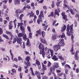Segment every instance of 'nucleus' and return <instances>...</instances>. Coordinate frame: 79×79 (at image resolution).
Returning a JSON list of instances; mask_svg holds the SVG:
<instances>
[{"label": "nucleus", "mask_w": 79, "mask_h": 79, "mask_svg": "<svg viewBox=\"0 0 79 79\" xmlns=\"http://www.w3.org/2000/svg\"><path fill=\"white\" fill-rule=\"evenodd\" d=\"M66 34L67 35L70 37L72 35L71 39V40H73V39H74V35H72V34L74 33V31L73 30V24H72L70 26L69 24H68L66 26Z\"/></svg>", "instance_id": "nucleus-1"}, {"label": "nucleus", "mask_w": 79, "mask_h": 79, "mask_svg": "<svg viewBox=\"0 0 79 79\" xmlns=\"http://www.w3.org/2000/svg\"><path fill=\"white\" fill-rule=\"evenodd\" d=\"M39 49L40 50H40V55L42 54V56L43 58L45 57V48H44V45L42 44L41 43H40L39 45Z\"/></svg>", "instance_id": "nucleus-2"}, {"label": "nucleus", "mask_w": 79, "mask_h": 79, "mask_svg": "<svg viewBox=\"0 0 79 79\" xmlns=\"http://www.w3.org/2000/svg\"><path fill=\"white\" fill-rule=\"evenodd\" d=\"M61 47V43L59 42L58 44H56L53 46V50L55 52H57L59 50H60Z\"/></svg>", "instance_id": "nucleus-3"}, {"label": "nucleus", "mask_w": 79, "mask_h": 79, "mask_svg": "<svg viewBox=\"0 0 79 79\" xmlns=\"http://www.w3.org/2000/svg\"><path fill=\"white\" fill-rule=\"evenodd\" d=\"M44 12L42 11H40V15H39L38 19L37 20V23L38 24H40V22H42V18L44 17Z\"/></svg>", "instance_id": "nucleus-4"}, {"label": "nucleus", "mask_w": 79, "mask_h": 79, "mask_svg": "<svg viewBox=\"0 0 79 79\" xmlns=\"http://www.w3.org/2000/svg\"><path fill=\"white\" fill-rule=\"evenodd\" d=\"M16 38H14V40L13 42V43H15L16 42V40L17 41V42L18 43V44H20V46L21 47H23L22 45H21V43H22V38H19L18 37V36H16Z\"/></svg>", "instance_id": "nucleus-5"}, {"label": "nucleus", "mask_w": 79, "mask_h": 79, "mask_svg": "<svg viewBox=\"0 0 79 79\" xmlns=\"http://www.w3.org/2000/svg\"><path fill=\"white\" fill-rule=\"evenodd\" d=\"M24 10H23V8L22 10L20 9H17L15 10V16H16L17 18H18V17H19V15H20V14H21V13H23L24 12Z\"/></svg>", "instance_id": "nucleus-6"}, {"label": "nucleus", "mask_w": 79, "mask_h": 79, "mask_svg": "<svg viewBox=\"0 0 79 79\" xmlns=\"http://www.w3.org/2000/svg\"><path fill=\"white\" fill-rule=\"evenodd\" d=\"M25 60L26 61H25L24 62V64H27L28 65H29V64H31V63H30V61L29 60H31V58L29 57V56H27L26 58L25 59Z\"/></svg>", "instance_id": "nucleus-7"}, {"label": "nucleus", "mask_w": 79, "mask_h": 79, "mask_svg": "<svg viewBox=\"0 0 79 79\" xmlns=\"http://www.w3.org/2000/svg\"><path fill=\"white\" fill-rule=\"evenodd\" d=\"M35 75L36 76L37 78L38 79H41V77H40V72L37 71V70H36L35 72Z\"/></svg>", "instance_id": "nucleus-8"}, {"label": "nucleus", "mask_w": 79, "mask_h": 79, "mask_svg": "<svg viewBox=\"0 0 79 79\" xmlns=\"http://www.w3.org/2000/svg\"><path fill=\"white\" fill-rule=\"evenodd\" d=\"M79 51H77L75 52V54L74 56V58L75 60H79V56L78 55V53H79Z\"/></svg>", "instance_id": "nucleus-9"}, {"label": "nucleus", "mask_w": 79, "mask_h": 79, "mask_svg": "<svg viewBox=\"0 0 79 79\" xmlns=\"http://www.w3.org/2000/svg\"><path fill=\"white\" fill-rule=\"evenodd\" d=\"M40 41L41 43H43V44H45L46 45H48V44L47 43V41L46 40L44 39H43L42 38H41L40 39Z\"/></svg>", "instance_id": "nucleus-10"}, {"label": "nucleus", "mask_w": 79, "mask_h": 79, "mask_svg": "<svg viewBox=\"0 0 79 79\" xmlns=\"http://www.w3.org/2000/svg\"><path fill=\"white\" fill-rule=\"evenodd\" d=\"M56 66H54L53 65V66L52 67H51L50 68V69L51 71L52 72V71H55V70H56Z\"/></svg>", "instance_id": "nucleus-11"}, {"label": "nucleus", "mask_w": 79, "mask_h": 79, "mask_svg": "<svg viewBox=\"0 0 79 79\" xmlns=\"http://www.w3.org/2000/svg\"><path fill=\"white\" fill-rule=\"evenodd\" d=\"M13 23L12 21H10V23H9V29H11L13 27V25H12V23Z\"/></svg>", "instance_id": "nucleus-12"}, {"label": "nucleus", "mask_w": 79, "mask_h": 79, "mask_svg": "<svg viewBox=\"0 0 79 79\" xmlns=\"http://www.w3.org/2000/svg\"><path fill=\"white\" fill-rule=\"evenodd\" d=\"M52 40H55L57 39V34H55L52 36Z\"/></svg>", "instance_id": "nucleus-13"}, {"label": "nucleus", "mask_w": 79, "mask_h": 79, "mask_svg": "<svg viewBox=\"0 0 79 79\" xmlns=\"http://www.w3.org/2000/svg\"><path fill=\"white\" fill-rule=\"evenodd\" d=\"M23 8L24 11V10H25L26 8H27L28 10H30V9L31 8V7L29 5H27L26 6H24Z\"/></svg>", "instance_id": "nucleus-14"}, {"label": "nucleus", "mask_w": 79, "mask_h": 79, "mask_svg": "<svg viewBox=\"0 0 79 79\" xmlns=\"http://www.w3.org/2000/svg\"><path fill=\"white\" fill-rule=\"evenodd\" d=\"M20 28L22 32L23 33H24L25 32V28H24V27L23 26H20Z\"/></svg>", "instance_id": "nucleus-15"}, {"label": "nucleus", "mask_w": 79, "mask_h": 79, "mask_svg": "<svg viewBox=\"0 0 79 79\" xmlns=\"http://www.w3.org/2000/svg\"><path fill=\"white\" fill-rule=\"evenodd\" d=\"M60 43H61V46H63L64 47V46L65 44H64V40L63 39H61L60 41Z\"/></svg>", "instance_id": "nucleus-16"}, {"label": "nucleus", "mask_w": 79, "mask_h": 79, "mask_svg": "<svg viewBox=\"0 0 79 79\" xmlns=\"http://www.w3.org/2000/svg\"><path fill=\"white\" fill-rule=\"evenodd\" d=\"M6 33L7 35H9L10 36H11L12 35H13V34H12V33L11 31H6Z\"/></svg>", "instance_id": "nucleus-17"}, {"label": "nucleus", "mask_w": 79, "mask_h": 79, "mask_svg": "<svg viewBox=\"0 0 79 79\" xmlns=\"http://www.w3.org/2000/svg\"><path fill=\"white\" fill-rule=\"evenodd\" d=\"M2 36L3 37L5 38V39H6L7 40H10V38H9L8 36L6 35L5 34H3L2 35Z\"/></svg>", "instance_id": "nucleus-18"}, {"label": "nucleus", "mask_w": 79, "mask_h": 79, "mask_svg": "<svg viewBox=\"0 0 79 79\" xmlns=\"http://www.w3.org/2000/svg\"><path fill=\"white\" fill-rule=\"evenodd\" d=\"M42 68L44 70L46 71L47 70V66L44 64L43 63H42Z\"/></svg>", "instance_id": "nucleus-19"}, {"label": "nucleus", "mask_w": 79, "mask_h": 79, "mask_svg": "<svg viewBox=\"0 0 79 79\" xmlns=\"http://www.w3.org/2000/svg\"><path fill=\"white\" fill-rule=\"evenodd\" d=\"M22 37H23V39L24 40H27V36H26V34L24 33V34Z\"/></svg>", "instance_id": "nucleus-20"}, {"label": "nucleus", "mask_w": 79, "mask_h": 79, "mask_svg": "<svg viewBox=\"0 0 79 79\" xmlns=\"http://www.w3.org/2000/svg\"><path fill=\"white\" fill-rule=\"evenodd\" d=\"M66 25H64L63 26L62 29L61 30V31L62 32H64V31L66 30Z\"/></svg>", "instance_id": "nucleus-21"}, {"label": "nucleus", "mask_w": 79, "mask_h": 79, "mask_svg": "<svg viewBox=\"0 0 79 79\" xmlns=\"http://www.w3.org/2000/svg\"><path fill=\"white\" fill-rule=\"evenodd\" d=\"M24 33H20L18 34V37H23L24 34Z\"/></svg>", "instance_id": "nucleus-22"}, {"label": "nucleus", "mask_w": 79, "mask_h": 79, "mask_svg": "<svg viewBox=\"0 0 79 79\" xmlns=\"http://www.w3.org/2000/svg\"><path fill=\"white\" fill-rule=\"evenodd\" d=\"M52 60H54V61H56L57 60H58V58H57L56 56L55 55L54 56H53L52 57Z\"/></svg>", "instance_id": "nucleus-23"}, {"label": "nucleus", "mask_w": 79, "mask_h": 79, "mask_svg": "<svg viewBox=\"0 0 79 79\" xmlns=\"http://www.w3.org/2000/svg\"><path fill=\"white\" fill-rule=\"evenodd\" d=\"M15 5L17 4V5H19L20 3V1L19 0H15Z\"/></svg>", "instance_id": "nucleus-24"}, {"label": "nucleus", "mask_w": 79, "mask_h": 79, "mask_svg": "<svg viewBox=\"0 0 79 79\" xmlns=\"http://www.w3.org/2000/svg\"><path fill=\"white\" fill-rule=\"evenodd\" d=\"M30 69L31 71L32 75L33 76H35V74H34V71H33V69L31 67L30 68Z\"/></svg>", "instance_id": "nucleus-25"}, {"label": "nucleus", "mask_w": 79, "mask_h": 79, "mask_svg": "<svg viewBox=\"0 0 79 79\" xmlns=\"http://www.w3.org/2000/svg\"><path fill=\"white\" fill-rule=\"evenodd\" d=\"M11 71L12 72V73H11V74H12V75H14L15 73L16 72V70L14 69H12L11 70Z\"/></svg>", "instance_id": "nucleus-26"}, {"label": "nucleus", "mask_w": 79, "mask_h": 79, "mask_svg": "<svg viewBox=\"0 0 79 79\" xmlns=\"http://www.w3.org/2000/svg\"><path fill=\"white\" fill-rule=\"evenodd\" d=\"M69 11L70 12V13H71V15H74L75 14V13L74 11H73V10L72 9H70Z\"/></svg>", "instance_id": "nucleus-27"}, {"label": "nucleus", "mask_w": 79, "mask_h": 79, "mask_svg": "<svg viewBox=\"0 0 79 79\" xmlns=\"http://www.w3.org/2000/svg\"><path fill=\"white\" fill-rule=\"evenodd\" d=\"M35 64L37 66L39 65H40V61H39L37 60H36Z\"/></svg>", "instance_id": "nucleus-28"}, {"label": "nucleus", "mask_w": 79, "mask_h": 79, "mask_svg": "<svg viewBox=\"0 0 79 79\" xmlns=\"http://www.w3.org/2000/svg\"><path fill=\"white\" fill-rule=\"evenodd\" d=\"M58 58L60 59L61 60H62V61H64V58L62 56H58Z\"/></svg>", "instance_id": "nucleus-29"}, {"label": "nucleus", "mask_w": 79, "mask_h": 79, "mask_svg": "<svg viewBox=\"0 0 79 79\" xmlns=\"http://www.w3.org/2000/svg\"><path fill=\"white\" fill-rule=\"evenodd\" d=\"M55 14L57 15L58 16H60V14H59V12H58V10L56 9L55 12Z\"/></svg>", "instance_id": "nucleus-30"}, {"label": "nucleus", "mask_w": 79, "mask_h": 79, "mask_svg": "<svg viewBox=\"0 0 79 79\" xmlns=\"http://www.w3.org/2000/svg\"><path fill=\"white\" fill-rule=\"evenodd\" d=\"M27 45H28L29 46L31 45V44L30 43V42H29V39H27Z\"/></svg>", "instance_id": "nucleus-31"}, {"label": "nucleus", "mask_w": 79, "mask_h": 79, "mask_svg": "<svg viewBox=\"0 0 79 79\" xmlns=\"http://www.w3.org/2000/svg\"><path fill=\"white\" fill-rule=\"evenodd\" d=\"M40 73L41 75H44L45 74V71L43 69L41 70Z\"/></svg>", "instance_id": "nucleus-32"}, {"label": "nucleus", "mask_w": 79, "mask_h": 79, "mask_svg": "<svg viewBox=\"0 0 79 79\" xmlns=\"http://www.w3.org/2000/svg\"><path fill=\"white\" fill-rule=\"evenodd\" d=\"M41 34L42 35V37L43 38H44V37L45 36V32L44 31L42 32Z\"/></svg>", "instance_id": "nucleus-33"}, {"label": "nucleus", "mask_w": 79, "mask_h": 79, "mask_svg": "<svg viewBox=\"0 0 79 79\" xmlns=\"http://www.w3.org/2000/svg\"><path fill=\"white\" fill-rule=\"evenodd\" d=\"M64 68H68L69 69H71V67L68 64H66L64 66Z\"/></svg>", "instance_id": "nucleus-34"}, {"label": "nucleus", "mask_w": 79, "mask_h": 79, "mask_svg": "<svg viewBox=\"0 0 79 79\" xmlns=\"http://www.w3.org/2000/svg\"><path fill=\"white\" fill-rule=\"evenodd\" d=\"M24 16V15L23 14H21L19 16V19L20 20H22V19H23V17Z\"/></svg>", "instance_id": "nucleus-35"}, {"label": "nucleus", "mask_w": 79, "mask_h": 79, "mask_svg": "<svg viewBox=\"0 0 79 79\" xmlns=\"http://www.w3.org/2000/svg\"><path fill=\"white\" fill-rule=\"evenodd\" d=\"M62 18L63 19H64V20H65V21H67L68 20H67V15H65L64 16H63L62 17Z\"/></svg>", "instance_id": "nucleus-36"}, {"label": "nucleus", "mask_w": 79, "mask_h": 79, "mask_svg": "<svg viewBox=\"0 0 79 79\" xmlns=\"http://www.w3.org/2000/svg\"><path fill=\"white\" fill-rule=\"evenodd\" d=\"M48 27V25H47L45 26L44 27H43L44 29V31H47V28Z\"/></svg>", "instance_id": "nucleus-37"}, {"label": "nucleus", "mask_w": 79, "mask_h": 79, "mask_svg": "<svg viewBox=\"0 0 79 79\" xmlns=\"http://www.w3.org/2000/svg\"><path fill=\"white\" fill-rule=\"evenodd\" d=\"M32 33H31V32H30L29 33V39H32Z\"/></svg>", "instance_id": "nucleus-38"}, {"label": "nucleus", "mask_w": 79, "mask_h": 79, "mask_svg": "<svg viewBox=\"0 0 79 79\" xmlns=\"http://www.w3.org/2000/svg\"><path fill=\"white\" fill-rule=\"evenodd\" d=\"M54 64H56V65H54V66H56L55 67H56V68H58V67H59V64L58 63L55 62Z\"/></svg>", "instance_id": "nucleus-39"}, {"label": "nucleus", "mask_w": 79, "mask_h": 79, "mask_svg": "<svg viewBox=\"0 0 79 79\" xmlns=\"http://www.w3.org/2000/svg\"><path fill=\"white\" fill-rule=\"evenodd\" d=\"M27 29L30 32H31V27H29V26H27Z\"/></svg>", "instance_id": "nucleus-40"}, {"label": "nucleus", "mask_w": 79, "mask_h": 79, "mask_svg": "<svg viewBox=\"0 0 79 79\" xmlns=\"http://www.w3.org/2000/svg\"><path fill=\"white\" fill-rule=\"evenodd\" d=\"M51 65H52V63H51V62H50V61L48 62V64L47 65V67H48V68H50V67L51 66Z\"/></svg>", "instance_id": "nucleus-41"}, {"label": "nucleus", "mask_w": 79, "mask_h": 79, "mask_svg": "<svg viewBox=\"0 0 79 79\" xmlns=\"http://www.w3.org/2000/svg\"><path fill=\"white\" fill-rule=\"evenodd\" d=\"M31 7H33V9H35V7H34V3L32 2L31 4Z\"/></svg>", "instance_id": "nucleus-42"}, {"label": "nucleus", "mask_w": 79, "mask_h": 79, "mask_svg": "<svg viewBox=\"0 0 79 79\" xmlns=\"http://www.w3.org/2000/svg\"><path fill=\"white\" fill-rule=\"evenodd\" d=\"M36 33H37L38 34L40 35H41V31L40 30H38L36 31Z\"/></svg>", "instance_id": "nucleus-43"}, {"label": "nucleus", "mask_w": 79, "mask_h": 79, "mask_svg": "<svg viewBox=\"0 0 79 79\" xmlns=\"http://www.w3.org/2000/svg\"><path fill=\"white\" fill-rule=\"evenodd\" d=\"M3 33V29L2 28H0V35L2 34Z\"/></svg>", "instance_id": "nucleus-44"}, {"label": "nucleus", "mask_w": 79, "mask_h": 79, "mask_svg": "<svg viewBox=\"0 0 79 79\" xmlns=\"http://www.w3.org/2000/svg\"><path fill=\"white\" fill-rule=\"evenodd\" d=\"M63 5L65 6V7H66L68 9H69V7L68 5L64 4Z\"/></svg>", "instance_id": "nucleus-45"}, {"label": "nucleus", "mask_w": 79, "mask_h": 79, "mask_svg": "<svg viewBox=\"0 0 79 79\" xmlns=\"http://www.w3.org/2000/svg\"><path fill=\"white\" fill-rule=\"evenodd\" d=\"M63 74V73H60L58 74V76H59V77H61L62 76V75Z\"/></svg>", "instance_id": "nucleus-46"}, {"label": "nucleus", "mask_w": 79, "mask_h": 79, "mask_svg": "<svg viewBox=\"0 0 79 79\" xmlns=\"http://www.w3.org/2000/svg\"><path fill=\"white\" fill-rule=\"evenodd\" d=\"M12 52V50L11 49H10V55H11V56H14L13 55V53H11V52Z\"/></svg>", "instance_id": "nucleus-47"}, {"label": "nucleus", "mask_w": 79, "mask_h": 79, "mask_svg": "<svg viewBox=\"0 0 79 79\" xmlns=\"http://www.w3.org/2000/svg\"><path fill=\"white\" fill-rule=\"evenodd\" d=\"M56 72L57 74H58L60 73H61V70H57V69L56 70Z\"/></svg>", "instance_id": "nucleus-48"}, {"label": "nucleus", "mask_w": 79, "mask_h": 79, "mask_svg": "<svg viewBox=\"0 0 79 79\" xmlns=\"http://www.w3.org/2000/svg\"><path fill=\"white\" fill-rule=\"evenodd\" d=\"M18 70L19 71L21 72V71H22V67H19Z\"/></svg>", "instance_id": "nucleus-49"}, {"label": "nucleus", "mask_w": 79, "mask_h": 79, "mask_svg": "<svg viewBox=\"0 0 79 79\" xmlns=\"http://www.w3.org/2000/svg\"><path fill=\"white\" fill-rule=\"evenodd\" d=\"M18 61H20V60H21V61H22V60H23V59L21 58V57L19 56L18 57Z\"/></svg>", "instance_id": "nucleus-50"}, {"label": "nucleus", "mask_w": 79, "mask_h": 79, "mask_svg": "<svg viewBox=\"0 0 79 79\" xmlns=\"http://www.w3.org/2000/svg\"><path fill=\"white\" fill-rule=\"evenodd\" d=\"M43 9H44L45 10H47V7L46 6H43Z\"/></svg>", "instance_id": "nucleus-51"}, {"label": "nucleus", "mask_w": 79, "mask_h": 79, "mask_svg": "<svg viewBox=\"0 0 79 79\" xmlns=\"http://www.w3.org/2000/svg\"><path fill=\"white\" fill-rule=\"evenodd\" d=\"M8 21L7 20H3V23H4V24H5L6 25L7 24Z\"/></svg>", "instance_id": "nucleus-52"}, {"label": "nucleus", "mask_w": 79, "mask_h": 79, "mask_svg": "<svg viewBox=\"0 0 79 79\" xmlns=\"http://www.w3.org/2000/svg\"><path fill=\"white\" fill-rule=\"evenodd\" d=\"M30 64H29V65L26 64V65H27V66H24V68L25 69H27V66H30Z\"/></svg>", "instance_id": "nucleus-53"}, {"label": "nucleus", "mask_w": 79, "mask_h": 79, "mask_svg": "<svg viewBox=\"0 0 79 79\" xmlns=\"http://www.w3.org/2000/svg\"><path fill=\"white\" fill-rule=\"evenodd\" d=\"M50 52L51 57H52L53 56V52L52 51H51Z\"/></svg>", "instance_id": "nucleus-54"}, {"label": "nucleus", "mask_w": 79, "mask_h": 79, "mask_svg": "<svg viewBox=\"0 0 79 79\" xmlns=\"http://www.w3.org/2000/svg\"><path fill=\"white\" fill-rule=\"evenodd\" d=\"M60 2H57L56 3V5L57 6L60 7Z\"/></svg>", "instance_id": "nucleus-55"}, {"label": "nucleus", "mask_w": 79, "mask_h": 79, "mask_svg": "<svg viewBox=\"0 0 79 79\" xmlns=\"http://www.w3.org/2000/svg\"><path fill=\"white\" fill-rule=\"evenodd\" d=\"M13 67H15V68H18V65L14 64L13 65Z\"/></svg>", "instance_id": "nucleus-56"}, {"label": "nucleus", "mask_w": 79, "mask_h": 79, "mask_svg": "<svg viewBox=\"0 0 79 79\" xmlns=\"http://www.w3.org/2000/svg\"><path fill=\"white\" fill-rule=\"evenodd\" d=\"M76 73H79V68H77V69H76Z\"/></svg>", "instance_id": "nucleus-57"}, {"label": "nucleus", "mask_w": 79, "mask_h": 79, "mask_svg": "<svg viewBox=\"0 0 79 79\" xmlns=\"http://www.w3.org/2000/svg\"><path fill=\"white\" fill-rule=\"evenodd\" d=\"M44 0H40V1H39V3H41L42 4L43 3V2H44Z\"/></svg>", "instance_id": "nucleus-58"}, {"label": "nucleus", "mask_w": 79, "mask_h": 79, "mask_svg": "<svg viewBox=\"0 0 79 79\" xmlns=\"http://www.w3.org/2000/svg\"><path fill=\"white\" fill-rule=\"evenodd\" d=\"M65 36V34L64 33H63V34L61 35V38H64Z\"/></svg>", "instance_id": "nucleus-59"}, {"label": "nucleus", "mask_w": 79, "mask_h": 79, "mask_svg": "<svg viewBox=\"0 0 79 79\" xmlns=\"http://www.w3.org/2000/svg\"><path fill=\"white\" fill-rule=\"evenodd\" d=\"M66 63V61H64L63 63H62V66H64V65Z\"/></svg>", "instance_id": "nucleus-60"}, {"label": "nucleus", "mask_w": 79, "mask_h": 79, "mask_svg": "<svg viewBox=\"0 0 79 79\" xmlns=\"http://www.w3.org/2000/svg\"><path fill=\"white\" fill-rule=\"evenodd\" d=\"M20 78L21 79H22L23 78V74L21 73H20Z\"/></svg>", "instance_id": "nucleus-61"}, {"label": "nucleus", "mask_w": 79, "mask_h": 79, "mask_svg": "<svg viewBox=\"0 0 79 79\" xmlns=\"http://www.w3.org/2000/svg\"><path fill=\"white\" fill-rule=\"evenodd\" d=\"M23 48H25V43H24V42H23Z\"/></svg>", "instance_id": "nucleus-62"}, {"label": "nucleus", "mask_w": 79, "mask_h": 79, "mask_svg": "<svg viewBox=\"0 0 79 79\" xmlns=\"http://www.w3.org/2000/svg\"><path fill=\"white\" fill-rule=\"evenodd\" d=\"M56 20H55L54 22L52 23V25L55 26V24H56Z\"/></svg>", "instance_id": "nucleus-63"}, {"label": "nucleus", "mask_w": 79, "mask_h": 79, "mask_svg": "<svg viewBox=\"0 0 79 79\" xmlns=\"http://www.w3.org/2000/svg\"><path fill=\"white\" fill-rule=\"evenodd\" d=\"M42 79H48V77L47 76H45L43 77Z\"/></svg>", "instance_id": "nucleus-64"}]
</instances>
